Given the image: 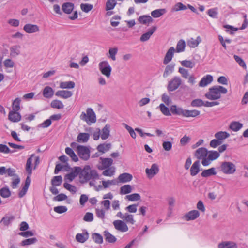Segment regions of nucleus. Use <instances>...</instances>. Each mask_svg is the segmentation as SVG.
I'll return each instance as SVG.
<instances>
[{
  "mask_svg": "<svg viewBox=\"0 0 248 248\" xmlns=\"http://www.w3.org/2000/svg\"><path fill=\"white\" fill-rule=\"evenodd\" d=\"M79 178L81 183L84 184L90 180L95 181L99 178V174L95 170L91 169L89 165H86L82 169L80 167Z\"/></svg>",
  "mask_w": 248,
  "mask_h": 248,
  "instance_id": "1",
  "label": "nucleus"
},
{
  "mask_svg": "<svg viewBox=\"0 0 248 248\" xmlns=\"http://www.w3.org/2000/svg\"><path fill=\"white\" fill-rule=\"evenodd\" d=\"M33 155H32L30 157H29L27 160L26 164V170L28 173V176L25 180V184L22 187V189L19 191L18 196L19 198H21L23 197L27 192L28 189L31 183L30 177L32 174V157Z\"/></svg>",
  "mask_w": 248,
  "mask_h": 248,
  "instance_id": "2",
  "label": "nucleus"
},
{
  "mask_svg": "<svg viewBox=\"0 0 248 248\" xmlns=\"http://www.w3.org/2000/svg\"><path fill=\"white\" fill-rule=\"evenodd\" d=\"M227 90L226 88L219 85L214 86L210 88L205 94V97L211 100L219 99L221 98V93L226 94Z\"/></svg>",
  "mask_w": 248,
  "mask_h": 248,
  "instance_id": "3",
  "label": "nucleus"
},
{
  "mask_svg": "<svg viewBox=\"0 0 248 248\" xmlns=\"http://www.w3.org/2000/svg\"><path fill=\"white\" fill-rule=\"evenodd\" d=\"M219 169L224 174H233L236 171V166L232 162L223 161L221 163Z\"/></svg>",
  "mask_w": 248,
  "mask_h": 248,
  "instance_id": "4",
  "label": "nucleus"
},
{
  "mask_svg": "<svg viewBox=\"0 0 248 248\" xmlns=\"http://www.w3.org/2000/svg\"><path fill=\"white\" fill-rule=\"evenodd\" d=\"M77 152L79 157L83 160L87 161L90 158V151L86 146L80 145H78Z\"/></svg>",
  "mask_w": 248,
  "mask_h": 248,
  "instance_id": "5",
  "label": "nucleus"
},
{
  "mask_svg": "<svg viewBox=\"0 0 248 248\" xmlns=\"http://www.w3.org/2000/svg\"><path fill=\"white\" fill-rule=\"evenodd\" d=\"M182 84V80L179 77H174L168 83L167 90L173 92L177 90Z\"/></svg>",
  "mask_w": 248,
  "mask_h": 248,
  "instance_id": "6",
  "label": "nucleus"
},
{
  "mask_svg": "<svg viewBox=\"0 0 248 248\" xmlns=\"http://www.w3.org/2000/svg\"><path fill=\"white\" fill-rule=\"evenodd\" d=\"M99 68L102 74L109 78L111 74L112 68L108 61H104L99 64Z\"/></svg>",
  "mask_w": 248,
  "mask_h": 248,
  "instance_id": "7",
  "label": "nucleus"
},
{
  "mask_svg": "<svg viewBox=\"0 0 248 248\" xmlns=\"http://www.w3.org/2000/svg\"><path fill=\"white\" fill-rule=\"evenodd\" d=\"M159 171L158 165L156 163H154L151 165V168H146L145 172L148 178L151 179L155 175L157 174Z\"/></svg>",
  "mask_w": 248,
  "mask_h": 248,
  "instance_id": "8",
  "label": "nucleus"
},
{
  "mask_svg": "<svg viewBox=\"0 0 248 248\" xmlns=\"http://www.w3.org/2000/svg\"><path fill=\"white\" fill-rule=\"evenodd\" d=\"M113 224L115 228L122 232H126L128 230V227L124 221L116 220L113 221Z\"/></svg>",
  "mask_w": 248,
  "mask_h": 248,
  "instance_id": "9",
  "label": "nucleus"
},
{
  "mask_svg": "<svg viewBox=\"0 0 248 248\" xmlns=\"http://www.w3.org/2000/svg\"><path fill=\"white\" fill-rule=\"evenodd\" d=\"M23 30L28 33H34L39 31V27L36 24H26L23 27Z\"/></svg>",
  "mask_w": 248,
  "mask_h": 248,
  "instance_id": "10",
  "label": "nucleus"
},
{
  "mask_svg": "<svg viewBox=\"0 0 248 248\" xmlns=\"http://www.w3.org/2000/svg\"><path fill=\"white\" fill-rule=\"evenodd\" d=\"M80 169V167H75L72 172L65 175L64 180H68L69 182H72L76 177L78 175Z\"/></svg>",
  "mask_w": 248,
  "mask_h": 248,
  "instance_id": "11",
  "label": "nucleus"
},
{
  "mask_svg": "<svg viewBox=\"0 0 248 248\" xmlns=\"http://www.w3.org/2000/svg\"><path fill=\"white\" fill-rule=\"evenodd\" d=\"M200 216V213L196 210H191L186 214L184 217L186 221L193 220Z\"/></svg>",
  "mask_w": 248,
  "mask_h": 248,
  "instance_id": "12",
  "label": "nucleus"
},
{
  "mask_svg": "<svg viewBox=\"0 0 248 248\" xmlns=\"http://www.w3.org/2000/svg\"><path fill=\"white\" fill-rule=\"evenodd\" d=\"M208 150L205 147H201L196 150L194 153L195 156L199 159H202L207 157Z\"/></svg>",
  "mask_w": 248,
  "mask_h": 248,
  "instance_id": "13",
  "label": "nucleus"
},
{
  "mask_svg": "<svg viewBox=\"0 0 248 248\" xmlns=\"http://www.w3.org/2000/svg\"><path fill=\"white\" fill-rule=\"evenodd\" d=\"M174 51L175 49L173 46L170 47L169 49L165 56L163 60L164 64L167 65L171 61L174 55Z\"/></svg>",
  "mask_w": 248,
  "mask_h": 248,
  "instance_id": "14",
  "label": "nucleus"
},
{
  "mask_svg": "<svg viewBox=\"0 0 248 248\" xmlns=\"http://www.w3.org/2000/svg\"><path fill=\"white\" fill-rule=\"evenodd\" d=\"M213 80V77L212 75L208 74L204 76L200 80L199 85L200 87H205L210 84Z\"/></svg>",
  "mask_w": 248,
  "mask_h": 248,
  "instance_id": "15",
  "label": "nucleus"
},
{
  "mask_svg": "<svg viewBox=\"0 0 248 248\" xmlns=\"http://www.w3.org/2000/svg\"><path fill=\"white\" fill-rule=\"evenodd\" d=\"M218 248H238V246L233 241H222L218 244Z\"/></svg>",
  "mask_w": 248,
  "mask_h": 248,
  "instance_id": "16",
  "label": "nucleus"
},
{
  "mask_svg": "<svg viewBox=\"0 0 248 248\" xmlns=\"http://www.w3.org/2000/svg\"><path fill=\"white\" fill-rule=\"evenodd\" d=\"M17 111H11L8 115L9 120L12 122H18L21 119V116Z\"/></svg>",
  "mask_w": 248,
  "mask_h": 248,
  "instance_id": "17",
  "label": "nucleus"
},
{
  "mask_svg": "<svg viewBox=\"0 0 248 248\" xmlns=\"http://www.w3.org/2000/svg\"><path fill=\"white\" fill-rule=\"evenodd\" d=\"M200 162L199 160L195 161L190 169V175L192 176L196 175L200 171Z\"/></svg>",
  "mask_w": 248,
  "mask_h": 248,
  "instance_id": "18",
  "label": "nucleus"
},
{
  "mask_svg": "<svg viewBox=\"0 0 248 248\" xmlns=\"http://www.w3.org/2000/svg\"><path fill=\"white\" fill-rule=\"evenodd\" d=\"M170 110L173 114L182 115L183 117L185 116V109H183L180 107H177L175 105L170 107Z\"/></svg>",
  "mask_w": 248,
  "mask_h": 248,
  "instance_id": "19",
  "label": "nucleus"
},
{
  "mask_svg": "<svg viewBox=\"0 0 248 248\" xmlns=\"http://www.w3.org/2000/svg\"><path fill=\"white\" fill-rule=\"evenodd\" d=\"M156 30V27H153L150 29L148 32L143 34L140 38V41L145 42L148 40Z\"/></svg>",
  "mask_w": 248,
  "mask_h": 248,
  "instance_id": "20",
  "label": "nucleus"
},
{
  "mask_svg": "<svg viewBox=\"0 0 248 248\" xmlns=\"http://www.w3.org/2000/svg\"><path fill=\"white\" fill-rule=\"evenodd\" d=\"M55 95L58 97L67 99L71 97L73 95V93L70 91L59 90L56 93Z\"/></svg>",
  "mask_w": 248,
  "mask_h": 248,
  "instance_id": "21",
  "label": "nucleus"
},
{
  "mask_svg": "<svg viewBox=\"0 0 248 248\" xmlns=\"http://www.w3.org/2000/svg\"><path fill=\"white\" fill-rule=\"evenodd\" d=\"M74 4L71 2L64 3L62 6V10L67 14H70L73 10Z\"/></svg>",
  "mask_w": 248,
  "mask_h": 248,
  "instance_id": "22",
  "label": "nucleus"
},
{
  "mask_svg": "<svg viewBox=\"0 0 248 248\" xmlns=\"http://www.w3.org/2000/svg\"><path fill=\"white\" fill-rule=\"evenodd\" d=\"M54 91L50 86H46L43 90V95L46 98H51L54 95Z\"/></svg>",
  "mask_w": 248,
  "mask_h": 248,
  "instance_id": "23",
  "label": "nucleus"
},
{
  "mask_svg": "<svg viewBox=\"0 0 248 248\" xmlns=\"http://www.w3.org/2000/svg\"><path fill=\"white\" fill-rule=\"evenodd\" d=\"M89 238V233L87 231L82 233H78L76 236V240L81 243H84Z\"/></svg>",
  "mask_w": 248,
  "mask_h": 248,
  "instance_id": "24",
  "label": "nucleus"
},
{
  "mask_svg": "<svg viewBox=\"0 0 248 248\" xmlns=\"http://www.w3.org/2000/svg\"><path fill=\"white\" fill-rule=\"evenodd\" d=\"M110 126L107 124L102 129L101 138L102 140H106L108 138L110 135Z\"/></svg>",
  "mask_w": 248,
  "mask_h": 248,
  "instance_id": "25",
  "label": "nucleus"
},
{
  "mask_svg": "<svg viewBox=\"0 0 248 248\" xmlns=\"http://www.w3.org/2000/svg\"><path fill=\"white\" fill-rule=\"evenodd\" d=\"M86 112L88 122L89 121L91 123H94L96 121V115L93 109L91 108H88Z\"/></svg>",
  "mask_w": 248,
  "mask_h": 248,
  "instance_id": "26",
  "label": "nucleus"
},
{
  "mask_svg": "<svg viewBox=\"0 0 248 248\" xmlns=\"http://www.w3.org/2000/svg\"><path fill=\"white\" fill-rule=\"evenodd\" d=\"M132 178L131 174L128 173H123L119 176L118 179L121 183H126L131 181Z\"/></svg>",
  "mask_w": 248,
  "mask_h": 248,
  "instance_id": "27",
  "label": "nucleus"
},
{
  "mask_svg": "<svg viewBox=\"0 0 248 248\" xmlns=\"http://www.w3.org/2000/svg\"><path fill=\"white\" fill-rule=\"evenodd\" d=\"M217 174L216 169L214 167L211 168L207 170H204L201 173V176L203 177H208L212 175Z\"/></svg>",
  "mask_w": 248,
  "mask_h": 248,
  "instance_id": "28",
  "label": "nucleus"
},
{
  "mask_svg": "<svg viewBox=\"0 0 248 248\" xmlns=\"http://www.w3.org/2000/svg\"><path fill=\"white\" fill-rule=\"evenodd\" d=\"M90 138V134L87 133H80L78 137L77 141L78 142H86L88 141Z\"/></svg>",
  "mask_w": 248,
  "mask_h": 248,
  "instance_id": "29",
  "label": "nucleus"
},
{
  "mask_svg": "<svg viewBox=\"0 0 248 248\" xmlns=\"http://www.w3.org/2000/svg\"><path fill=\"white\" fill-rule=\"evenodd\" d=\"M242 127L243 124L238 121H233L230 123L229 125V128L235 132L238 131Z\"/></svg>",
  "mask_w": 248,
  "mask_h": 248,
  "instance_id": "30",
  "label": "nucleus"
},
{
  "mask_svg": "<svg viewBox=\"0 0 248 248\" xmlns=\"http://www.w3.org/2000/svg\"><path fill=\"white\" fill-rule=\"evenodd\" d=\"M102 168L101 169L109 168L113 163V160L110 158L101 157Z\"/></svg>",
  "mask_w": 248,
  "mask_h": 248,
  "instance_id": "31",
  "label": "nucleus"
},
{
  "mask_svg": "<svg viewBox=\"0 0 248 248\" xmlns=\"http://www.w3.org/2000/svg\"><path fill=\"white\" fill-rule=\"evenodd\" d=\"M104 235L105 240L109 243H113L116 241V238L111 234L108 231L105 230L104 232Z\"/></svg>",
  "mask_w": 248,
  "mask_h": 248,
  "instance_id": "32",
  "label": "nucleus"
},
{
  "mask_svg": "<svg viewBox=\"0 0 248 248\" xmlns=\"http://www.w3.org/2000/svg\"><path fill=\"white\" fill-rule=\"evenodd\" d=\"M111 147V145L110 143H102L100 144L97 147V150L102 153H104L105 152L109 151Z\"/></svg>",
  "mask_w": 248,
  "mask_h": 248,
  "instance_id": "33",
  "label": "nucleus"
},
{
  "mask_svg": "<svg viewBox=\"0 0 248 248\" xmlns=\"http://www.w3.org/2000/svg\"><path fill=\"white\" fill-rule=\"evenodd\" d=\"M200 114V111L196 109L187 110L185 109V117H196Z\"/></svg>",
  "mask_w": 248,
  "mask_h": 248,
  "instance_id": "34",
  "label": "nucleus"
},
{
  "mask_svg": "<svg viewBox=\"0 0 248 248\" xmlns=\"http://www.w3.org/2000/svg\"><path fill=\"white\" fill-rule=\"evenodd\" d=\"M202 41L201 37L199 36L196 39L191 38L188 41L187 44L190 47L194 48L198 46L199 43Z\"/></svg>",
  "mask_w": 248,
  "mask_h": 248,
  "instance_id": "35",
  "label": "nucleus"
},
{
  "mask_svg": "<svg viewBox=\"0 0 248 248\" xmlns=\"http://www.w3.org/2000/svg\"><path fill=\"white\" fill-rule=\"evenodd\" d=\"M230 136L229 133L226 131H219L215 134V138L219 141H222L224 139Z\"/></svg>",
  "mask_w": 248,
  "mask_h": 248,
  "instance_id": "36",
  "label": "nucleus"
},
{
  "mask_svg": "<svg viewBox=\"0 0 248 248\" xmlns=\"http://www.w3.org/2000/svg\"><path fill=\"white\" fill-rule=\"evenodd\" d=\"M138 21L143 24H149L153 21L152 18L149 15H143L140 16L138 18Z\"/></svg>",
  "mask_w": 248,
  "mask_h": 248,
  "instance_id": "37",
  "label": "nucleus"
},
{
  "mask_svg": "<svg viewBox=\"0 0 248 248\" xmlns=\"http://www.w3.org/2000/svg\"><path fill=\"white\" fill-rule=\"evenodd\" d=\"M65 153L70 156L73 161L77 162L78 161V157L71 148L66 147L65 148Z\"/></svg>",
  "mask_w": 248,
  "mask_h": 248,
  "instance_id": "38",
  "label": "nucleus"
},
{
  "mask_svg": "<svg viewBox=\"0 0 248 248\" xmlns=\"http://www.w3.org/2000/svg\"><path fill=\"white\" fill-rule=\"evenodd\" d=\"M166 10L165 9H158L155 10L151 12V16L154 18H158L165 14Z\"/></svg>",
  "mask_w": 248,
  "mask_h": 248,
  "instance_id": "39",
  "label": "nucleus"
},
{
  "mask_svg": "<svg viewBox=\"0 0 248 248\" xmlns=\"http://www.w3.org/2000/svg\"><path fill=\"white\" fill-rule=\"evenodd\" d=\"M20 46L19 45H15L12 46L10 48V55L12 57H16L20 53Z\"/></svg>",
  "mask_w": 248,
  "mask_h": 248,
  "instance_id": "40",
  "label": "nucleus"
},
{
  "mask_svg": "<svg viewBox=\"0 0 248 248\" xmlns=\"http://www.w3.org/2000/svg\"><path fill=\"white\" fill-rule=\"evenodd\" d=\"M75 86V82L72 81L62 82L60 84V87L62 89H73Z\"/></svg>",
  "mask_w": 248,
  "mask_h": 248,
  "instance_id": "41",
  "label": "nucleus"
},
{
  "mask_svg": "<svg viewBox=\"0 0 248 248\" xmlns=\"http://www.w3.org/2000/svg\"><path fill=\"white\" fill-rule=\"evenodd\" d=\"M62 182V178L61 175L54 176L51 181L52 186H60Z\"/></svg>",
  "mask_w": 248,
  "mask_h": 248,
  "instance_id": "42",
  "label": "nucleus"
},
{
  "mask_svg": "<svg viewBox=\"0 0 248 248\" xmlns=\"http://www.w3.org/2000/svg\"><path fill=\"white\" fill-rule=\"evenodd\" d=\"M187 9V7L182 2L176 3L171 9L172 12H178L181 10H185Z\"/></svg>",
  "mask_w": 248,
  "mask_h": 248,
  "instance_id": "43",
  "label": "nucleus"
},
{
  "mask_svg": "<svg viewBox=\"0 0 248 248\" xmlns=\"http://www.w3.org/2000/svg\"><path fill=\"white\" fill-rule=\"evenodd\" d=\"M175 64H170L166 66L163 74L164 78H167L170 74L172 73L174 69Z\"/></svg>",
  "mask_w": 248,
  "mask_h": 248,
  "instance_id": "44",
  "label": "nucleus"
},
{
  "mask_svg": "<svg viewBox=\"0 0 248 248\" xmlns=\"http://www.w3.org/2000/svg\"><path fill=\"white\" fill-rule=\"evenodd\" d=\"M132 190V186L130 185L123 186L120 188V194L125 195L130 193Z\"/></svg>",
  "mask_w": 248,
  "mask_h": 248,
  "instance_id": "45",
  "label": "nucleus"
},
{
  "mask_svg": "<svg viewBox=\"0 0 248 248\" xmlns=\"http://www.w3.org/2000/svg\"><path fill=\"white\" fill-rule=\"evenodd\" d=\"M186 47V43L184 40H180L176 45V52L178 53L183 52Z\"/></svg>",
  "mask_w": 248,
  "mask_h": 248,
  "instance_id": "46",
  "label": "nucleus"
},
{
  "mask_svg": "<svg viewBox=\"0 0 248 248\" xmlns=\"http://www.w3.org/2000/svg\"><path fill=\"white\" fill-rule=\"evenodd\" d=\"M125 199L130 201H137L141 199V196L140 194L138 193H133L130 195H126Z\"/></svg>",
  "mask_w": 248,
  "mask_h": 248,
  "instance_id": "47",
  "label": "nucleus"
},
{
  "mask_svg": "<svg viewBox=\"0 0 248 248\" xmlns=\"http://www.w3.org/2000/svg\"><path fill=\"white\" fill-rule=\"evenodd\" d=\"M11 194V191L7 187H2L0 189V195L4 198L9 197Z\"/></svg>",
  "mask_w": 248,
  "mask_h": 248,
  "instance_id": "48",
  "label": "nucleus"
},
{
  "mask_svg": "<svg viewBox=\"0 0 248 248\" xmlns=\"http://www.w3.org/2000/svg\"><path fill=\"white\" fill-rule=\"evenodd\" d=\"M208 157L212 161L215 160L218 158L220 156V154L217 151L211 150L208 151Z\"/></svg>",
  "mask_w": 248,
  "mask_h": 248,
  "instance_id": "49",
  "label": "nucleus"
},
{
  "mask_svg": "<svg viewBox=\"0 0 248 248\" xmlns=\"http://www.w3.org/2000/svg\"><path fill=\"white\" fill-rule=\"evenodd\" d=\"M204 102L201 99H195L193 100L190 103L191 106L193 107H201L204 106Z\"/></svg>",
  "mask_w": 248,
  "mask_h": 248,
  "instance_id": "50",
  "label": "nucleus"
},
{
  "mask_svg": "<svg viewBox=\"0 0 248 248\" xmlns=\"http://www.w3.org/2000/svg\"><path fill=\"white\" fill-rule=\"evenodd\" d=\"M106 169L102 172V175L105 176H112L115 172L114 167H109L105 168Z\"/></svg>",
  "mask_w": 248,
  "mask_h": 248,
  "instance_id": "51",
  "label": "nucleus"
},
{
  "mask_svg": "<svg viewBox=\"0 0 248 248\" xmlns=\"http://www.w3.org/2000/svg\"><path fill=\"white\" fill-rule=\"evenodd\" d=\"M51 107L53 108L61 109L64 108V105L61 101L54 100L51 103Z\"/></svg>",
  "mask_w": 248,
  "mask_h": 248,
  "instance_id": "52",
  "label": "nucleus"
},
{
  "mask_svg": "<svg viewBox=\"0 0 248 248\" xmlns=\"http://www.w3.org/2000/svg\"><path fill=\"white\" fill-rule=\"evenodd\" d=\"M160 110L161 112L165 116H171V113L169 108L164 104H160L159 105Z\"/></svg>",
  "mask_w": 248,
  "mask_h": 248,
  "instance_id": "53",
  "label": "nucleus"
},
{
  "mask_svg": "<svg viewBox=\"0 0 248 248\" xmlns=\"http://www.w3.org/2000/svg\"><path fill=\"white\" fill-rule=\"evenodd\" d=\"M37 241V239L36 238H28L26 239H25L23 240L21 242V245L24 246H27L31 244H33L35 243H36Z\"/></svg>",
  "mask_w": 248,
  "mask_h": 248,
  "instance_id": "54",
  "label": "nucleus"
},
{
  "mask_svg": "<svg viewBox=\"0 0 248 248\" xmlns=\"http://www.w3.org/2000/svg\"><path fill=\"white\" fill-rule=\"evenodd\" d=\"M181 64L182 66L189 68H192L195 65V63L194 62H192L190 60H185L181 61Z\"/></svg>",
  "mask_w": 248,
  "mask_h": 248,
  "instance_id": "55",
  "label": "nucleus"
},
{
  "mask_svg": "<svg viewBox=\"0 0 248 248\" xmlns=\"http://www.w3.org/2000/svg\"><path fill=\"white\" fill-rule=\"evenodd\" d=\"M207 14L212 18H217L218 15V8L216 7L209 9L207 11Z\"/></svg>",
  "mask_w": 248,
  "mask_h": 248,
  "instance_id": "56",
  "label": "nucleus"
},
{
  "mask_svg": "<svg viewBox=\"0 0 248 248\" xmlns=\"http://www.w3.org/2000/svg\"><path fill=\"white\" fill-rule=\"evenodd\" d=\"M116 4L115 0H108L106 4V10L108 11L113 9Z\"/></svg>",
  "mask_w": 248,
  "mask_h": 248,
  "instance_id": "57",
  "label": "nucleus"
},
{
  "mask_svg": "<svg viewBox=\"0 0 248 248\" xmlns=\"http://www.w3.org/2000/svg\"><path fill=\"white\" fill-rule=\"evenodd\" d=\"M92 238L97 244H102L103 242L102 236L98 233H94L92 234Z\"/></svg>",
  "mask_w": 248,
  "mask_h": 248,
  "instance_id": "58",
  "label": "nucleus"
},
{
  "mask_svg": "<svg viewBox=\"0 0 248 248\" xmlns=\"http://www.w3.org/2000/svg\"><path fill=\"white\" fill-rule=\"evenodd\" d=\"M80 8L82 11L88 13L93 8V5L89 3H82L80 4Z\"/></svg>",
  "mask_w": 248,
  "mask_h": 248,
  "instance_id": "59",
  "label": "nucleus"
},
{
  "mask_svg": "<svg viewBox=\"0 0 248 248\" xmlns=\"http://www.w3.org/2000/svg\"><path fill=\"white\" fill-rule=\"evenodd\" d=\"M21 99L19 98H16L14 100L12 104V108L14 111H18L20 109V104Z\"/></svg>",
  "mask_w": 248,
  "mask_h": 248,
  "instance_id": "60",
  "label": "nucleus"
},
{
  "mask_svg": "<svg viewBox=\"0 0 248 248\" xmlns=\"http://www.w3.org/2000/svg\"><path fill=\"white\" fill-rule=\"evenodd\" d=\"M63 187L72 193H75L77 192L76 187L67 183L63 184Z\"/></svg>",
  "mask_w": 248,
  "mask_h": 248,
  "instance_id": "61",
  "label": "nucleus"
},
{
  "mask_svg": "<svg viewBox=\"0 0 248 248\" xmlns=\"http://www.w3.org/2000/svg\"><path fill=\"white\" fill-rule=\"evenodd\" d=\"M127 223H130L131 224H134L135 221L134 219L133 215L128 213L125 214L124 219Z\"/></svg>",
  "mask_w": 248,
  "mask_h": 248,
  "instance_id": "62",
  "label": "nucleus"
},
{
  "mask_svg": "<svg viewBox=\"0 0 248 248\" xmlns=\"http://www.w3.org/2000/svg\"><path fill=\"white\" fill-rule=\"evenodd\" d=\"M14 219L13 216L4 217L2 218L0 222H2L5 226H8Z\"/></svg>",
  "mask_w": 248,
  "mask_h": 248,
  "instance_id": "63",
  "label": "nucleus"
},
{
  "mask_svg": "<svg viewBox=\"0 0 248 248\" xmlns=\"http://www.w3.org/2000/svg\"><path fill=\"white\" fill-rule=\"evenodd\" d=\"M118 48L117 47L110 48L109 49V54L110 58L113 61L116 60V55L118 52Z\"/></svg>",
  "mask_w": 248,
  "mask_h": 248,
  "instance_id": "64",
  "label": "nucleus"
}]
</instances>
